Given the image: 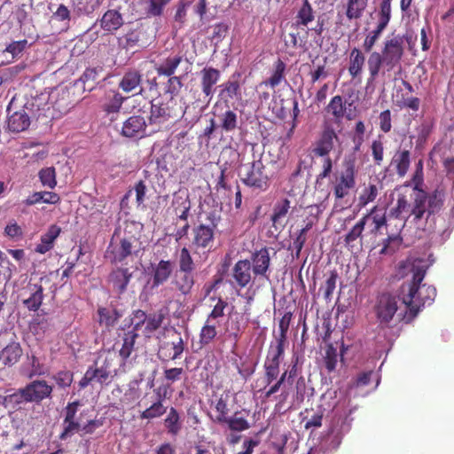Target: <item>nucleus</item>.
<instances>
[{
  "instance_id": "obj_1",
  "label": "nucleus",
  "mask_w": 454,
  "mask_h": 454,
  "mask_svg": "<svg viewBox=\"0 0 454 454\" xmlns=\"http://www.w3.org/2000/svg\"><path fill=\"white\" fill-rule=\"evenodd\" d=\"M400 268L403 275L411 274V280L400 286L404 312L398 313L397 317L401 321L411 323L423 307L434 301L436 289L433 286L421 285L427 269L423 260H406Z\"/></svg>"
},
{
  "instance_id": "obj_2",
  "label": "nucleus",
  "mask_w": 454,
  "mask_h": 454,
  "mask_svg": "<svg viewBox=\"0 0 454 454\" xmlns=\"http://www.w3.org/2000/svg\"><path fill=\"white\" fill-rule=\"evenodd\" d=\"M444 198L443 190L439 188L431 193L426 191L414 192L411 196V202L405 195L400 194L397 197L395 206L389 211V216L397 219L401 218L403 214L408 213L406 221L412 218V222L417 223L424 218L427 220L442 209Z\"/></svg>"
},
{
  "instance_id": "obj_3",
  "label": "nucleus",
  "mask_w": 454,
  "mask_h": 454,
  "mask_svg": "<svg viewBox=\"0 0 454 454\" xmlns=\"http://www.w3.org/2000/svg\"><path fill=\"white\" fill-rule=\"evenodd\" d=\"M405 52L404 39L401 35L392 34L382 44L380 51H373L368 56L367 67L369 81H374L380 73L385 74L396 67H400Z\"/></svg>"
},
{
  "instance_id": "obj_4",
  "label": "nucleus",
  "mask_w": 454,
  "mask_h": 454,
  "mask_svg": "<svg viewBox=\"0 0 454 454\" xmlns=\"http://www.w3.org/2000/svg\"><path fill=\"white\" fill-rule=\"evenodd\" d=\"M184 111L178 106L176 98L160 96L151 103L149 122L160 125L184 115Z\"/></svg>"
},
{
  "instance_id": "obj_5",
  "label": "nucleus",
  "mask_w": 454,
  "mask_h": 454,
  "mask_svg": "<svg viewBox=\"0 0 454 454\" xmlns=\"http://www.w3.org/2000/svg\"><path fill=\"white\" fill-rule=\"evenodd\" d=\"M240 180L254 191L264 192L270 187V177L262 160H254L241 167Z\"/></svg>"
},
{
  "instance_id": "obj_6",
  "label": "nucleus",
  "mask_w": 454,
  "mask_h": 454,
  "mask_svg": "<svg viewBox=\"0 0 454 454\" xmlns=\"http://www.w3.org/2000/svg\"><path fill=\"white\" fill-rule=\"evenodd\" d=\"M141 251V242L135 236L120 239L119 241L112 239L106 254L113 263H121L130 256H137Z\"/></svg>"
},
{
  "instance_id": "obj_7",
  "label": "nucleus",
  "mask_w": 454,
  "mask_h": 454,
  "mask_svg": "<svg viewBox=\"0 0 454 454\" xmlns=\"http://www.w3.org/2000/svg\"><path fill=\"white\" fill-rule=\"evenodd\" d=\"M356 166L354 160L345 161L344 168L335 177L333 191L336 200L348 196L356 187Z\"/></svg>"
},
{
  "instance_id": "obj_8",
  "label": "nucleus",
  "mask_w": 454,
  "mask_h": 454,
  "mask_svg": "<svg viewBox=\"0 0 454 454\" xmlns=\"http://www.w3.org/2000/svg\"><path fill=\"white\" fill-rule=\"evenodd\" d=\"M402 301L400 294L393 295L389 293L381 294L375 305V313L381 325H387L399 309L398 302Z\"/></svg>"
},
{
  "instance_id": "obj_9",
  "label": "nucleus",
  "mask_w": 454,
  "mask_h": 454,
  "mask_svg": "<svg viewBox=\"0 0 454 454\" xmlns=\"http://www.w3.org/2000/svg\"><path fill=\"white\" fill-rule=\"evenodd\" d=\"M148 41L145 26L140 23L129 28L123 35L117 37L118 46L126 51L145 47L148 44Z\"/></svg>"
},
{
  "instance_id": "obj_10",
  "label": "nucleus",
  "mask_w": 454,
  "mask_h": 454,
  "mask_svg": "<svg viewBox=\"0 0 454 454\" xmlns=\"http://www.w3.org/2000/svg\"><path fill=\"white\" fill-rule=\"evenodd\" d=\"M43 287L38 283H27L19 293L24 307L29 311H37L43 301Z\"/></svg>"
},
{
  "instance_id": "obj_11",
  "label": "nucleus",
  "mask_w": 454,
  "mask_h": 454,
  "mask_svg": "<svg viewBox=\"0 0 454 454\" xmlns=\"http://www.w3.org/2000/svg\"><path fill=\"white\" fill-rule=\"evenodd\" d=\"M27 402L40 403L43 400L51 397L53 387L44 380H35L23 387Z\"/></svg>"
},
{
  "instance_id": "obj_12",
  "label": "nucleus",
  "mask_w": 454,
  "mask_h": 454,
  "mask_svg": "<svg viewBox=\"0 0 454 454\" xmlns=\"http://www.w3.org/2000/svg\"><path fill=\"white\" fill-rule=\"evenodd\" d=\"M215 225L213 227L200 223L192 229V246L195 249H210L215 239Z\"/></svg>"
},
{
  "instance_id": "obj_13",
  "label": "nucleus",
  "mask_w": 454,
  "mask_h": 454,
  "mask_svg": "<svg viewBox=\"0 0 454 454\" xmlns=\"http://www.w3.org/2000/svg\"><path fill=\"white\" fill-rule=\"evenodd\" d=\"M184 350V342L180 335L171 341H165L160 345L157 356L161 361L176 360L180 358Z\"/></svg>"
},
{
  "instance_id": "obj_14",
  "label": "nucleus",
  "mask_w": 454,
  "mask_h": 454,
  "mask_svg": "<svg viewBox=\"0 0 454 454\" xmlns=\"http://www.w3.org/2000/svg\"><path fill=\"white\" fill-rule=\"evenodd\" d=\"M253 270L248 259L239 260L231 270L233 283L239 288L247 287L252 281Z\"/></svg>"
},
{
  "instance_id": "obj_15",
  "label": "nucleus",
  "mask_w": 454,
  "mask_h": 454,
  "mask_svg": "<svg viewBox=\"0 0 454 454\" xmlns=\"http://www.w3.org/2000/svg\"><path fill=\"white\" fill-rule=\"evenodd\" d=\"M215 121L219 127L222 133H231L239 128V116L234 110L229 106L224 111L217 112L216 109L213 112Z\"/></svg>"
},
{
  "instance_id": "obj_16",
  "label": "nucleus",
  "mask_w": 454,
  "mask_h": 454,
  "mask_svg": "<svg viewBox=\"0 0 454 454\" xmlns=\"http://www.w3.org/2000/svg\"><path fill=\"white\" fill-rule=\"evenodd\" d=\"M250 262L254 277L269 278L267 272L270 266V256L268 247H264L252 253Z\"/></svg>"
},
{
  "instance_id": "obj_17",
  "label": "nucleus",
  "mask_w": 454,
  "mask_h": 454,
  "mask_svg": "<svg viewBox=\"0 0 454 454\" xmlns=\"http://www.w3.org/2000/svg\"><path fill=\"white\" fill-rule=\"evenodd\" d=\"M174 264L170 260H160L158 263L151 264L152 287H158L166 283L171 277Z\"/></svg>"
},
{
  "instance_id": "obj_18",
  "label": "nucleus",
  "mask_w": 454,
  "mask_h": 454,
  "mask_svg": "<svg viewBox=\"0 0 454 454\" xmlns=\"http://www.w3.org/2000/svg\"><path fill=\"white\" fill-rule=\"evenodd\" d=\"M98 21L106 34L114 35L123 26L124 18L118 10L109 9Z\"/></svg>"
},
{
  "instance_id": "obj_19",
  "label": "nucleus",
  "mask_w": 454,
  "mask_h": 454,
  "mask_svg": "<svg viewBox=\"0 0 454 454\" xmlns=\"http://www.w3.org/2000/svg\"><path fill=\"white\" fill-rule=\"evenodd\" d=\"M221 73L212 67H206L200 71V86L202 93L208 98V102L214 94V86L218 82Z\"/></svg>"
},
{
  "instance_id": "obj_20",
  "label": "nucleus",
  "mask_w": 454,
  "mask_h": 454,
  "mask_svg": "<svg viewBox=\"0 0 454 454\" xmlns=\"http://www.w3.org/2000/svg\"><path fill=\"white\" fill-rule=\"evenodd\" d=\"M337 139L338 136L334 129L330 126L325 127L313 150L315 155L320 157L328 156L329 153L333 149L334 140Z\"/></svg>"
},
{
  "instance_id": "obj_21",
  "label": "nucleus",
  "mask_w": 454,
  "mask_h": 454,
  "mask_svg": "<svg viewBox=\"0 0 454 454\" xmlns=\"http://www.w3.org/2000/svg\"><path fill=\"white\" fill-rule=\"evenodd\" d=\"M145 127L146 123L144 117L133 115L124 121L121 135L126 137H142L145 134Z\"/></svg>"
},
{
  "instance_id": "obj_22",
  "label": "nucleus",
  "mask_w": 454,
  "mask_h": 454,
  "mask_svg": "<svg viewBox=\"0 0 454 454\" xmlns=\"http://www.w3.org/2000/svg\"><path fill=\"white\" fill-rule=\"evenodd\" d=\"M110 378V372L106 367H93L90 366L83 377L79 381V387L85 388L89 384L93 381L100 385L106 384Z\"/></svg>"
},
{
  "instance_id": "obj_23",
  "label": "nucleus",
  "mask_w": 454,
  "mask_h": 454,
  "mask_svg": "<svg viewBox=\"0 0 454 454\" xmlns=\"http://www.w3.org/2000/svg\"><path fill=\"white\" fill-rule=\"evenodd\" d=\"M23 355V349L19 341L12 340L0 351V361L5 366L16 364Z\"/></svg>"
},
{
  "instance_id": "obj_24",
  "label": "nucleus",
  "mask_w": 454,
  "mask_h": 454,
  "mask_svg": "<svg viewBox=\"0 0 454 454\" xmlns=\"http://www.w3.org/2000/svg\"><path fill=\"white\" fill-rule=\"evenodd\" d=\"M195 284L193 272L176 270L172 279V285L182 295H189Z\"/></svg>"
},
{
  "instance_id": "obj_25",
  "label": "nucleus",
  "mask_w": 454,
  "mask_h": 454,
  "mask_svg": "<svg viewBox=\"0 0 454 454\" xmlns=\"http://www.w3.org/2000/svg\"><path fill=\"white\" fill-rule=\"evenodd\" d=\"M132 278V272L128 268L118 267L109 275V282L113 288L119 294H123Z\"/></svg>"
},
{
  "instance_id": "obj_26",
  "label": "nucleus",
  "mask_w": 454,
  "mask_h": 454,
  "mask_svg": "<svg viewBox=\"0 0 454 454\" xmlns=\"http://www.w3.org/2000/svg\"><path fill=\"white\" fill-rule=\"evenodd\" d=\"M141 82L142 74L140 72L137 70H129L124 74L119 83V87L124 92L129 93L136 91L135 94H138L143 91Z\"/></svg>"
},
{
  "instance_id": "obj_27",
  "label": "nucleus",
  "mask_w": 454,
  "mask_h": 454,
  "mask_svg": "<svg viewBox=\"0 0 454 454\" xmlns=\"http://www.w3.org/2000/svg\"><path fill=\"white\" fill-rule=\"evenodd\" d=\"M411 165V152L406 149L397 150L392 157L390 166L399 177L406 176Z\"/></svg>"
},
{
  "instance_id": "obj_28",
  "label": "nucleus",
  "mask_w": 454,
  "mask_h": 454,
  "mask_svg": "<svg viewBox=\"0 0 454 454\" xmlns=\"http://www.w3.org/2000/svg\"><path fill=\"white\" fill-rule=\"evenodd\" d=\"M239 77V73L233 74L230 80L221 85L222 89L220 90L219 97L224 100V102L229 103L231 100L240 96Z\"/></svg>"
},
{
  "instance_id": "obj_29",
  "label": "nucleus",
  "mask_w": 454,
  "mask_h": 454,
  "mask_svg": "<svg viewBox=\"0 0 454 454\" xmlns=\"http://www.w3.org/2000/svg\"><path fill=\"white\" fill-rule=\"evenodd\" d=\"M158 398L157 401L151 404L148 408L140 413L142 419H153L161 417L167 411V407L163 404V398L166 395V391L161 394V388L159 387L154 390Z\"/></svg>"
},
{
  "instance_id": "obj_30",
  "label": "nucleus",
  "mask_w": 454,
  "mask_h": 454,
  "mask_svg": "<svg viewBox=\"0 0 454 454\" xmlns=\"http://www.w3.org/2000/svg\"><path fill=\"white\" fill-rule=\"evenodd\" d=\"M30 126V117L26 109H20L12 114L8 118V129L11 132L20 133Z\"/></svg>"
},
{
  "instance_id": "obj_31",
  "label": "nucleus",
  "mask_w": 454,
  "mask_h": 454,
  "mask_svg": "<svg viewBox=\"0 0 454 454\" xmlns=\"http://www.w3.org/2000/svg\"><path fill=\"white\" fill-rule=\"evenodd\" d=\"M182 61L183 56L178 54L170 55L158 63L155 70L159 75L175 76L174 74Z\"/></svg>"
},
{
  "instance_id": "obj_32",
  "label": "nucleus",
  "mask_w": 454,
  "mask_h": 454,
  "mask_svg": "<svg viewBox=\"0 0 454 454\" xmlns=\"http://www.w3.org/2000/svg\"><path fill=\"white\" fill-rule=\"evenodd\" d=\"M61 232V228L57 224H52L48 231L42 235L41 242L36 246L35 251L39 254H45L53 247L55 239Z\"/></svg>"
},
{
  "instance_id": "obj_33",
  "label": "nucleus",
  "mask_w": 454,
  "mask_h": 454,
  "mask_svg": "<svg viewBox=\"0 0 454 454\" xmlns=\"http://www.w3.org/2000/svg\"><path fill=\"white\" fill-rule=\"evenodd\" d=\"M291 202L288 199H282L277 201L273 207V213L270 216L272 226L278 229L284 226V219L288 214Z\"/></svg>"
},
{
  "instance_id": "obj_34",
  "label": "nucleus",
  "mask_w": 454,
  "mask_h": 454,
  "mask_svg": "<svg viewBox=\"0 0 454 454\" xmlns=\"http://www.w3.org/2000/svg\"><path fill=\"white\" fill-rule=\"evenodd\" d=\"M365 56L358 48H353L349 54L348 73L355 79L362 74Z\"/></svg>"
},
{
  "instance_id": "obj_35",
  "label": "nucleus",
  "mask_w": 454,
  "mask_h": 454,
  "mask_svg": "<svg viewBox=\"0 0 454 454\" xmlns=\"http://www.w3.org/2000/svg\"><path fill=\"white\" fill-rule=\"evenodd\" d=\"M368 5V0H346L345 15L348 20H359L363 17Z\"/></svg>"
},
{
  "instance_id": "obj_36",
  "label": "nucleus",
  "mask_w": 454,
  "mask_h": 454,
  "mask_svg": "<svg viewBox=\"0 0 454 454\" xmlns=\"http://www.w3.org/2000/svg\"><path fill=\"white\" fill-rule=\"evenodd\" d=\"M25 403L28 402L27 395H25V391L22 387L12 394L7 395L4 398L3 404L6 409L19 411L22 409V406Z\"/></svg>"
},
{
  "instance_id": "obj_37",
  "label": "nucleus",
  "mask_w": 454,
  "mask_h": 454,
  "mask_svg": "<svg viewBox=\"0 0 454 454\" xmlns=\"http://www.w3.org/2000/svg\"><path fill=\"white\" fill-rule=\"evenodd\" d=\"M51 20L60 22L61 31H67L70 27L71 11L64 4H60L52 12Z\"/></svg>"
},
{
  "instance_id": "obj_38",
  "label": "nucleus",
  "mask_w": 454,
  "mask_h": 454,
  "mask_svg": "<svg viewBox=\"0 0 454 454\" xmlns=\"http://www.w3.org/2000/svg\"><path fill=\"white\" fill-rule=\"evenodd\" d=\"M98 323L106 328L113 327L120 319L121 315L116 309H109L107 308H98Z\"/></svg>"
},
{
  "instance_id": "obj_39",
  "label": "nucleus",
  "mask_w": 454,
  "mask_h": 454,
  "mask_svg": "<svg viewBox=\"0 0 454 454\" xmlns=\"http://www.w3.org/2000/svg\"><path fill=\"white\" fill-rule=\"evenodd\" d=\"M164 426L168 430V433L172 435H176L181 428L182 425L180 422V416L176 408L171 407L168 413L164 419Z\"/></svg>"
},
{
  "instance_id": "obj_40",
  "label": "nucleus",
  "mask_w": 454,
  "mask_h": 454,
  "mask_svg": "<svg viewBox=\"0 0 454 454\" xmlns=\"http://www.w3.org/2000/svg\"><path fill=\"white\" fill-rule=\"evenodd\" d=\"M164 317L161 311L147 315V320L145 321V329L143 330L145 337L150 338L152 333L161 326Z\"/></svg>"
},
{
  "instance_id": "obj_41",
  "label": "nucleus",
  "mask_w": 454,
  "mask_h": 454,
  "mask_svg": "<svg viewBox=\"0 0 454 454\" xmlns=\"http://www.w3.org/2000/svg\"><path fill=\"white\" fill-rule=\"evenodd\" d=\"M184 86L182 82V76H168V79L164 86V91L161 96L168 97V98L172 97V98H176V97L181 92V90Z\"/></svg>"
},
{
  "instance_id": "obj_42",
  "label": "nucleus",
  "mask_w": 454,
  "mask_h": 454,
  "mask_svg": "<svg viewBox=\"0 0 454 454\" xmlns=\"http://www.w3.org/2000/svg\"><path fill=\"white\" fill-rule=\"evenodd\" d=\"M138 338V333L135 332H127L123 335V343L119 350V355L123 361H126L134 350L135 343Z\"/></svg>"
},
{
  "instance_id": "obj_43",
  "label": "nucleus",
  "mask_w": 454,
  "mask_h": 454,
  "mask_svg": "<svg viewBox=\"0 0 454 454\" xmlns=\"http://www.w3.org/2000/svg\"><path fill=\"white\" fill-rule=\"evenodd\" d=\"M369 220V215H364L346 234L344 238L345 245L348 247H353V242L358 238L362 237V233L364 230L365 224Z\"/></svg>"
},
{
  "instance_id": "obj_44",
  "label": "nucleus",
  "mask_w": 454,
  "mask_h": 454,
  "mask_svg": "<svg viewBox=\"0 0 454 454\" xmlns=\"http://www.w3.org/2000/svg\"><path fill=\"white\" fill-rule=\"evenodd\" d=\"M178 270L180 271L193 272L195 270V262L191 254L190 250L184 247L178 252Z\"/></svg>"
},
{
  "instance_id": "obj_45",
  "label": "nucleus",
  "mask_w": 454,
  "mask_h": 454,
  "mask_svg": "<svg viewBox=\"0 0 454 454\" xmlns=\"http://www.w3.org/2000/svg\"><path fill=\"white\" fill-rule=\"evenodd\" d=\"M338 278L339 276L335 270L329 271L324 285L319 288V291L323 292V296L326 301H331L333 299Z\"/></svg>"
},
{
  "instance_id": "obj_46",
  "label": "nucleus",
  "mask_w": 454,
  "mask_h": 454,
  "mask_svg": "<svg viewBox=\"0 0 454 454\" xmlns=\"http://www.w3.org/2000/svg\"><path fill=\"white\" fill-rule=\"evenodd\" d=\"M100 71H102V68L90 67L83 72L80 81L83 83L84 90L91 91L94 89L98 83Z\"/></svg>"
},
{
  "instance_id": "obj_47",
  "label": "nucleus",
  "mask_w": 454,
  "mask_h": 454,
  "mask_svg": "<svg viewBox=\"0 0 454 454\" xmlns=\"http://www.w3.org/2000/svg\"><path fill=\"white\" fill-rule=\"evenodd\" d=\"M171 0H146L145 14L147 17H160L163 14L166 6Z\"/></svg>"
},
{
  "instance_id": "obj_48",
  "label": "nucleus",
  "mask_w": 454,
  "mask_h": 454,
  "mask_svg": "<svg viewBox=\"0 0 454 454\" xmlns=\"http://www.w3.org/2000/svg\"><path fill=\"white\" fill-rule=\"evenodd\" d=\"M124 98L118 92L111 91L106 97V102L103 105V109L107 114H114L119 112L121 109Z\"/></svg>"
},
{
  "instance_id": "obj_49",
  "label": "nucleus",
  "mask_w": 454,
  "mask_h": 454,
  "mask_svg": "<svg viewBox=\"0 0 454 454\" xmlns=\"http://www.w3.org/2000/svg\"><path fill=\"white\" fill-rule=\"evenodd\" d=\"M286 64L280 59L275 62L274 71L271 76L264 82L266 85L270 86L272 89L280 84L285 79Z\"/></svg>"
},
{
  "instance_id": "obj_50",
  "label": "nucleus",
  "mask_w": 454,
  "mask_h": 454,
  "mask_svg": "<svg viewBox=\"0 0 454 454\" xmlns=\"http://www.w3.org/2000/svg\"><path fill=\"white\" fill-rule=\"evenodd\" d=\"M385 29V27L377 25L373 30L370 31L366 35L363 43V49L365 52L369 53V55L371 54V52L374 51L373 48Z\"/></svg>"
},
{
  "instance_id": "obj_51",
  "label": "nucleus",
  "mask_w": 454,
  "mask_h": 454,
  "mask_svg": "<svg viewBox=\"0 0 454 454\" xmlns=\"http://www.w3.org/2000/svg\"><path fill=\"white\" fill-rule=\"evenodd\" d=\"M296 20V25L298 27L300 26H308L309 22H311L314 20V12L311 7V4L309 3L308 0H305L300 10L298 11V13L295 17Z\"/></svg>"
},
{
  "instance_id": "obj_52",
  "label": "nucleus",
  "mask_w": 454,
  "mask_h": 454,
  "mask_svg": "<svg viewBox=\"0 0 454 454\" xmlns=\"http://www.w3.org/2000/svg\"><path fill=\"white\" fill-rule=\"evenodd\" d=\"M239 411H236L233 416L228 417L223 424L227 425L228 428L233 432H242L249 429V422L242 417H238Z\"/></svg>"
},
{
  "instance_id": "obj_53",
  "label": "nucleus",
  "mask_w": 454,
  "mask_h": 454,
  "mask_svg": "<svg viewBox=\"0 0 454 454\" xmlns=\"http://www.w3.org/2000/svg\"><path fill=\"white\" fill-rule=\"evenodd\" d=\"M215 410L216 411V416L214 421L220 425H223L226 419L229 417V408H228V399L227 396L223 397V395L219 397L215 403Z\"/></svg>"
},
{
  "instance_id": "obj_54",
  "label": "nucleus",
  "mask_w": 454,
  "mask_h": 454,
  "mask_svg": "<svg viewBox=\"0 0 454 454\" xmlns=\"http://www.w3.org/2000/svg\"><path fill=\"white\" fill-rule=\"evenodd\" d=\"M328 113H331L336 120H340L345 114V106L342 98L339 95L334 96L326 106Z\"/></svg>"
},
{
  "instance_id": "obj_55",
  "label": "nucleus",
  "mask_w": 454,
  "mask_h": 454,
  "mask_svg": "<svg viewBox=\"0 0 454 454\" xmlns=\"http://www.w3.org/2000/svg\"><path fill=\"white\" fill-rule=\"evenodd\" d=\"M311 228H312V223H308L302 229L300 230L299 233L294 239L293 247L295 250L294 254H293L294 258L298 259L300 257L301 251L302 247H304V244L307 240L306 234Z\"/></svg>"
},
{
  "instance_id": "obj_56",
  "label": "nucleus",
  "mask_w": 454,
  "mask_h": 454,
  "mask_svg": "<svg viewBox=\"0 0 454 454\" xmlns=\"http://www.w3.org/2000/svg\"><path fill=\"white\" fill-rule=\"evenodd\" d=\"M395 98V105L401 109L409 108L411 109L412 111H418L419 109L420 100L419 98H405L403 93L399 95V92L397 91Z\"/></svg>"
},
{
  "instance_id": "obj_57",
  "label": "nucleus",
  "mask_w": 454,
  "mask_h": 454,
  "mask_svg": "<svg viewBox=\"0 0 454 454\" xmlns=\"http://www.w3.org/2000/svg\"><path fill=\"white\" fill-rule=\"evenodd\" d=\"M324 363L328 372L335 371L338 363V353L332 343L326 347Z\"/></svg>"
},
{
  "instance_id": "obj_58",
  "label": "nucleus",
  "mask_w": 454,
  "mask_h": 454,
  "mask_svg": "<svg viewBox=\"0 0 454 454\" xmlns=\"http://www.w3.org/2000/svg\"><path fill=\"white\" fill-rule=\"evenodd\" d=\"M379 193V190L376 184H369L367 187H365L362 193L359 196L358 201L360 207H365L370 202L375 200Z\"/></svg>"
},
{
  "instance_id": "obj_59",
  "label": "nucleus",
  "mask_w": 454,
  "mask_h": 454,
  "mask_svg": "<svg viewBox=\"0 0 454 454\" xmlns=\"http://www.w3.org/2000/svg\"><path fill=\"white\" fill-rule=\"evenodd\" d=\"M39 178L43 186L53 189L57 185L56 171L53 167L42 168L39 171Z\"/></svg>"
},
{
  "instance_id": "obj_60",
  "label": "nucleus",
  "mask_w": 454,
  "mask_h": 454,
  "mask_svg": "<svg viewBox=\"0 0 454 454\" xmlns=\"http://www.w3.org/2000/svg\"><path fill=\"white\" fill-rule=\"evenodd\" d=\"M216 327L215 325H210V320L207 319L204 326L201 328L200 333V342L201 345L209 344L216 336Z\"/></svg>"
},
{
  "instance_id": "obj_61",
  "label": "nucleus",
  "mask_w": 454,
  "mask_h": 454,
  "mask_svg": "<svg viewBox=\"0 0 454 454\" xmlns=\"http://www.w3.org/2000/svg\"><path fill=\"white\" fill-rule=\"evenodd\" d=\"M391 19V0H382L379 12V22L383 27H387Z\"/></svg>"
},
{
  "instance_id": "obj_62",
  "label": "nucleus",
  "mask_w": 454,
  "mask_h": 454,
  "mask_svg": "<svg viewBox=\"0 0 454 454\" xmlns=\"http://www.w3.org/2000/svg\"><path fill=\"white\" fill-rule=\"evenodd\" d=\"M52 379L59 387L66 388L71 386L74 380V374L70 371L63 370L55 373L52 376Z\"/></svg>"
},
{
  "instance_id": "obj_63",
  "label": "nucleus",
  "mask_w": 454,
  "mask_h": 454,
  "mask_svg": "<svg viewBox=\"0 0 454 454\" xmlns=\"http://www.w3.org/2000/svg\"><path fill=\"white\" fill-rule=\"evenodd\" d=\"M147 320V314L142 309H136L132 312L131 315V325L132 329L129 332H135L138 333V331L141 330L143 325H145V321Z\"/></svg>"
},
{
  "instance_id": "obj_64",
  "label": "nucleus",
  "mask_w": 454,
  "mask_h": 454,
  "mask_svg": "<svg viewBox=\"0 0 454 454\" xmlns=\"http://www.w3.org/2000/svg\"><path fill=\"white\" fill-rule=\"evenodd\" d=\"M191 2L188 0H179L176 4V10L174 16V20L176 23L182 27L187 17V8L190 6Z\"/></svg>"
}]
</instances>
